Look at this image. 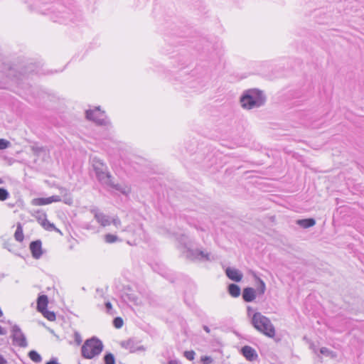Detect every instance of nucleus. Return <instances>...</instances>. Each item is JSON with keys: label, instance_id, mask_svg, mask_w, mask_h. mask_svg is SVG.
I'll return each instance as SVG.
<instances>
[{"label": "nucleus", "instance_id": "11", "mask_svg": "<svg viewBox=\"0 0 364 364\" xmlns=\"http://www.w3.org/2000/svg\"><path fill=\"white\" fill-rule=\"evenodd\" d=\"M227 277L236 282H239L242 279V274L237 269L234 268L228 267L225 270Z\"/></svg>", "mask_w": 364, "mask_h": 364}, {"label": "nucleus", "instance_id": "43", "mask_svg": "<svg viewBox=\"0 0 364 364\" xmlns=\"http://www.w3.org/2000/svg\"><path fill=\"white\" fill-rule=\"evenodd\" d=\"M203 329L207 333H210V330L209 327L207 326H203Z\"/></svg>", "mask_w": 364, "mask_h": 364}, {"label": "nucleus", "instance_id": "41", "mask_svg": "<svg viewBox=\"0 0 364 364\" xmlns=\"http://www.w3.org/2000/svg\"><path fill=\"white\" fill-rule=\"evenodd\" d=\"M6 331L5 329H4L1 326H0V335L1 336H3V335H6Z\"/></svg>", "mask_w": 364, "mask_h": 364}, {"label": "nucleus", "instance_id": "26", "mask_svg": "<svg viewBox=\"0 0 364 364\" xmlns=\"http://www.w3.org/2000/svg\"><path fill=\"white\" fill-rule=\"evenodd\" d=\"M105 240L107 243H114L119 240L118 237L112 234H107L105 235Z\"/></svg>", "mask_w": 364, "mask_h": 364}, {"label": "nucleus", "instance_id": "24", "mask_svg": "<svg viewBox=\"0 0 364 364\" xmlns=\"http://www.w3.org/2000/svg\"><path fill=\"white\" fill-rule=\"evenodd\" d=\"M105 364H115V358L112 353H107L104 356Z\"/></svg>", "mask_w": 364, "mask_h": 364}, {"label": "nucleus", "instance_id": "4", "mask_svg": "<svg viewBox=\"0 0 364 364\" xmlns=\"http://www.w3.org/2000/svg\"><path fill=\"white\" fill-rule=\"evenodd\" d=\"M103 350V344L102 341L92 337L86 340L81 348V353L82 357L86 359H92L100 355Z\"/></svg>", "mask_w": 364, "mask_h": 364}, {"label": "nucleus", "instance_id": "3", "mask_svg": "<svg viewBox=\"0 0 364 364\" xmlns=\"http://www.w3.org/2000/svg\"><path fill=\"white\" fill-rule=\"evenodd\" d=\"M252 324L258 331L269 338L275 336V328L271 321L259 312L253 314Z\"/></svg>", "mask_w": 364, "mask_h": 364}, {"label": "nucleus", "instance_id": "12", "mask_svg": "<svg viewBox=\"0 0 364 364\" xmlns=\"http://www.w3.org/2000/svg\"><path fill=\"white\" fill-rule=\"evenodd\" d=\"M256 297L255 290L252 287H246L242 291V299L246 302H252Z\"/></svg>", "mask_w": 364, "mask_h": 364}, {"label": "nucleus", "instance_id": "30", "mask_svg": "<svg viewBox=\"0 0 364 364\" xmlns=\"http://www.w3.org/2000/svg\"><path fill=\"white\" fill-rule=\"evenodd\" d=\"M195 352L193 350H186L184 352V356L188 360H193L195 358Z\"/></svg>", "mask_w": 364, "mask_h": 364}, {"label": "nucleus", "instance_id": "31", "mask_svg": "<svg viewBox=\"0 0 364 364\" xmlns=\"http://www.w3.org/2000/svg\"><path fill=\"white\" fill-rule=\"evenodd\" d=\"M105 308L107 314L110 315H114L115 314V311L112 309V304L109 301H107L105 303Z\"/></svg>", "mask_w": 364, "mask_h": 364}, {"label": "nucleus", "instance_id": "36", "mask_svg": "<svg viewBox=\"0 0 364 364\" xmlns=\"http://www.w3.org/2000/svg\"><path fill=\"white\" fill-rule=\"evenodd\" d=\"M97 111H99V112L100 111V106L95 107L94 109H86L85 114H93L95 112H97Z\"/></svg>", "mask_w": 364, "mask_h": 364}, {"label": "nucleus", "instance_id": "40", "mask_svg": "<svg viewBox=\"0 0 364 364\" xmlns=\"http://www.w3.org/2000/svg\"><path fill=\"white\" fill-rule=\"evenodd\" d=\"M7 360L0 354V364H6Z\"/></svg>", "mask_w": 364, "mask_h": 364}, {"label": "nucleus", "instance_id": "35", "mask_svg": "<svg viewBox=\"0 0 364 364\" xmlns=\"http://www.w3.org/2000/svg\"><path fill=\"white\" fill-rule=\"evenodd\" d=\"M49 198H50V203H53V202L61 201V198L59 196H52L49 197Z\"/></svg>", "mask_w": 364, "mask_h": 364}, {"label": "nucleus", "instance_id": "45", "mask_svg": "<svg viewBox=\"0 0 364 364\" xmlns=\"http://www.w3.org/2000/svg\"><path fill=\"white\" fill-rule=\"evenodd\" d=\"M3 316V312L1 311V309H0V317Z\"/></svg>", "mask_w": 364, "mask_h": 364}, {"label": "nucleus", "instance_id": "13", "mask_svg": "<svg viewBox=\"0 0 364 364\" xmlns=\"http://www.w3.org/2000/svg\"><path fill=\"white\" fill-rule=\"evenodd\" d=\"M48 303V296L45 294L38 296L37 299V310L41 312L47 309Z\"/></svg>", "mask_w": 364, "mask_h": 364}, {"label": "nucleus", "instance_id": "37", "mask_svg": "<svg viewBox=\"0 0 364 364\" xmlns=\"http://www.w3.org/2000/svg\"><path fill=\"white\" fill-rule=\"evenodd\" d=\"M201 360H202L204 363H205V364H208V363H211V362H212V358H211V357H210V356H204V357H202Z\"/></svg>", "mask_w": 364, "mask_h": 364}, {"label": "nucleus", "instance_id": "19", "mask_svg": "<svg viewBox=\"0 0 364 364\" xmlns=\"http://www.w3.org/2000/svg\"><path fill=\"white\" fill-rule=\"evenodd\" d=\"M257 291L259 294H263L266 290V285L263 280L256 277Z\"/></svg>", "mask_w": 364, "mask_h": 364}, {"label": "nucleus", "instance_id": "9", "mask_svg": "<svg viewBox=\"0 0 364 364\" xmlns=\"http://www.w3.org/2000/svg\"><path fill=\"white\" fill-rule=\"evenodd\" d=\"M30 250L33 257L35 259H39L43 255L41 241L37 240L31 242L30 243Z\"/></svg>", "mask_w": 364, "mask_h": 364}, {"label": "nucleus", "instance_id": "39", "mask_svg": "<svg viewBox=\"0 0 364 364\" xmlns=\"http://www.w3.org/2000/svg\"><path fill=\"white\" fill-rule=\"evenodd\" d=\"M46 364H60V363H58V361L55 358H52L48 362H47Z\"/></svg>", "mask_w": 364, "mask_h": 364}, {"label": "nucleus", "instance_id": "34", "mask_svg": "<svg viewBox=\"0 0 364 364\" xmlns=\"http://www.w3.org/2000/svg\"><path fill=\"white\" fill-rule=\"evenodd\" d=\"M111 223H112L116 228H119L121 225V221L117 217L112 218Z\"/></svg>", "mask_w": 364, "mask_h": 364}, {"label": "nucleus", "instance_id": "18", "mask_svg": "<svg viewBox=\"0 0 364 364\" xmlns=\"http://www.w3.org/2000/svg\"><path fill=\"white\" fill-rule=\"evenodd\" d=\"M33 205H45L50 204V198H37L32 200L31 202Z\"/></svg>", "mask_w": 364, "mask_h": 364}, {"label": "nucleus", "instance_id": "21", "mask_svg": "<svg viewBox=\"0 0 364 364\" xmlns=\"http://www.w3.org/2000/svg\"><path fill=\"white\" fill-rule=\"evenodd\" d=\"M28 357L35 363H40L42 360L41 355L34 350H32L28 353Z\"/></svg>", "mask_w": 364, "mask_h": 364}, {"label": "nucleus", "instance_id": "22", "mask_svg": "<svg viewBox=\"0 0 364 364\" xmlns=\"http://www.w3.org/2000/svg\"><path fill=\"white\" fill-rule=\"evenodd\" d=\"M124 346L130 350V352H135L136 350H144L143 346H139L137 348H135L134 347V341L132 340H129L127 341V343L124 345Z\"/></svg>", "mask_w": 364, "mask_h": 364}, {"label": "nucleus", "instance_id": "16", "mask_svg": "<svg viewBox=\"0 0 364 364\" xmlns=\"http://www.w3.org/2000/svg\"><path fill=\"white\" fill-rule=\"evenodd\" d=\"M34 216L37 219V220L41 223V225H45V223H48V220L46 218V214L41 210H37L35 213Z\"/></svg>", "mask_w": 364, "mask_h": 364}, {"label": "nucleus", "instance_id": "32", "mask_svg": "<svg viewBox=\"0 0 364 364\" xmlns=\"http://www.w3.org/2000/svg\"><path fill=\"white\" fill-rule=\"evenodd\" d=\"M42 226L46 230H50H50H55L57 232H60V230L55 227L54 224L50 223L49 221H48V223H46V224L45 223V225H42Z\"/></svg>", "mask_w": 364, "mask_h": 364}, {"label": "nucleus", "instance_id": "14", "mask_svg": "<svg viewBox=\"0 0 364 364\" xmlns=\"http://www.w3.org/2000/svg\"><path fill=\"white\" fill-rule=\"evenodd\" d=\"M103 115H85V117L89 121H93L98 125H105L107 122V118H100V117H102Z\"/></svg>", "mask_w": 364, "mask_h": 364}, {"label": "nucleus", "instance_id": "44", "mask_svg": "<svg viewBox=\"0 0 364 364\" xmlns=\"http://www.w3.org/2000/svg\"><path fill=\"white\" fill-rule=\"evenodd\" d=\"M65 203L66 204H70V203H72V200H71V199L66 200L65 201Z\"/></svg>", "mask_w": 364, "mask_h": 364}, {"label": "nucleus", "instance_id": "27", "mask_svg": "<svg viewBox=\"0 0 364 364\" xmlns=\"http://www.w3.org/2000/svg\"><path fill=\"white\" fill-rule=\"evenodd\" d=\"M9 197V193L4 188H0V200L4 201L8 199Z\"/></svg>", "mask_w": 364, "mask_h": 364}, {"label": "nucleus", "instance_id": "10", "mask_svg": "<svg viewBox=\"0 0 364 364\" xmlns=\"http://www.w3.org/2000/svg\"><path fill=\"white\" fill-rule=\"evenodd\" d=\"M241 353L242 355L249 361H254L257 360L258 355L256 350L249 346H245L242 348Z\"/></svg>", "mask_w": 364, "mask_h": 364}, {"label": "nucleus", "instance_id": "28", "mask_svg": "<svg viewBox=\"0 0 364 364\" xmlns=\"http://www.w3.org/2000/svg\"><path fill=\"white\" fill-rule=\"evenodd\" d=\"M113 325L116 328H120L123 326V320L121 317H115L113 320Z\"/></svg>", "mask_w": 364, "mask_h": 364}, {"label": "nucleus", "instance_id": "7", "mask_svg": "<svg viewBox=\"0 0 364 364\" xmlns=\"http://www.w3.org/2000/svg\"><path fill=\"white\" fill-rule=\"evenodd\" d=\"M122 299L126 303H132L135 305L140 304V300L138 294L130 287H124L122 294Z\"/></svg>", "mask_w": 364, "mask_h": 364}, {"label": "nucleus", "instance_id": "5", "mask_svg": "<svg viewBox=\"0 0 364 364\" xmlns=\"http://www.w3.org/2000/svg\"><path fill=\"white\" fill-rule=\"evenodd\" d=\"M11 331L13 345L20 348H26L28 346L26 337L18 325H14L11 327Z\"/></svg>", "mask_w": 364, "mask_h": 364}, {"label": "nucleus", "instance_id": "46", "mask_svg": "<svg viewBox=\"0 0 364 364\" xmlns=\"http://www.w3.org/2000/svg\"><path fill=\"white\" fill-rule=\"evenodd\" d=\"M3 183V180L0 178V184Z\"/></svg>", "mask_w": 364, "mask_h": 364}, {"label": "nucleus", "instance_id": "33", "mask_svg": "<svg viewBox=\"0 0 364 364\" xmlns=\"http://www.w3.org/2000/svg\"><path fill=\"white\" fill-rule=\"evenodd\" d=\"M74 339L77 345H80L82 341V337L78 332L74 333Z\"/></svg>", "mask_w": 364, "mask_h": 364}, {"label": "nucleus", "instance_id": "1", "mask_svg": "<svg viewBox=\"0 0 364 364\" xmlns=\"http://www.w3.org/2000/svg\"><path fill=\"white\" fill-rule=\"evenodd\" d=\"M93 168L98 181L102 185L114 188L125 195L129 193V188L128 187L114 182L113 177L107 171V167L105 164L100 161H97L96 164L93 165Z\"/></svg>", "mask_w": 364, "mask_h": 364}, {"label": "nucleus", "instance_id": "25", "mask_svg": "<svg viewBox=\"0 0 364 364\" xmlns=\"http://www.w3.org/2000/svg\"><path fill=\"white\" fill-rule=\"evenodd\" d=\"M320 353L322 355H324L328 356V357H331V358H333L336 356V353L333 351L331 350L330 349H328L326 347H322L320 349Z\"/></svg>", "mask_w": 364, "mask_h": 364}, {"label": "nucleus", "instance_id": "2", "mask_svg": "<svg viewBox=\"0 0 364 364\" xmlns=\"http://www.w3.org/2000/svg\"><path fill=\"white\" fill-rule=\"evenodd\" d=\"M266 100L264 92L257 88L245 90L240 99L242 107L247 110L264 106Z\"/></svg>", "mask_w": 364, "mask_h": 364}, {"label": "nucleus", "instance_id": "23", "mask_svg": "<svg viewBox=\"0 0 364 364\" xmlns=\"http://www.w3.org/2000/svg\"><path fill=\"white\" fill-rule=\"evenodd\" d=\"M41 313L43 315L44 317H46L48 321H53L55 320V314L53 311H50L47 310H43V311H41Z\"/></svg>", "mask_w": 364, "mask_h": 364}, {"label": "nucleus", "instance_id": "8", "mask_svg": "<svg viewBox=\"0 0 364 364\" xmlns=\"http://www.w3.org/2000/svg\"><path fill=\"white\" fill-rule=\"evenodd\" d=\"M91 213L94 214L95 220L102 226L105 227L111 224L110 218L108 215L104 214L103 213L99 212L97 209H92Z\"/></svg>", "mask_w": 364, "mask_h": 364}, {"label": "nucleus", "instance_id": "29", "mask_svg": "<svg viewBox=\"0 0 364 364\" xmlns=\"http://www.w3.org/2000/svg\"><path fill=\"white\" fill-rule=\"evenodd\" d=\"M11 146V142L4 139H0V150L9 148Z\"/></svg>", "mask_w": 364, "mask_h": 364}, {"label": "nucleus", "instance_id": "20", "mask_svg": "<svg viewBox=\"0 0 364 364\" xmlns=\"http://www.w3.org/2000/svg\"><path fill=\"white\" fill-rule=\"evenodd\" d=\"M14 237L15 240L18 242H22L24 238L23 232V228L21 225V224H18L17 225L16 232L14 233Z\"/></svg>", "mask_w": 364, "mask_h": 364}, {"label": "nucleus", "instance_id": "38", "mask_svg": "<svg viewBox=\"0 0 364 364\" xmlns=\"http://www.w3.org/2000/svg\"><path fill=\"white\" fill-rule=\"evenodd\" d=\"M35 6H36L38 8L39 11H41L43 14H46L47 9H41V8L40 7V1H36Z\"/></svg>", "mask_w": 364, "mask_h": 364}, {"label": "nucleus", "instance_id": "17", "mask_svg": "<svg viewBox=\"0 0 364 364\" xmlns=\"http://www.w3.org/2000/svg\"><path fill=\"white\" fill-rule=\"evenodd\" d=\"M228 292L233 297H237L240 294V288L235 284H230L228 286Z\"/></svg>", "mask_w": 364, "mask_h": 364}, {"label": "nucleus", "instance_id": "6", "mask_svg": "<svg viewBox=\"0 0 364 364\" xmlns=\"http://www.w3.org/2000/svg\"><path fill=\"white\" fill-rule=\"evenodd\" d=\"M186 257L193 260L198 259L201 261H209L211 259L210 253L199 249H188L186 251Z\"/></svg>", "mask_w": 364, "mask_h": 364}, {"label": "nucleus", "instance_id": "42", "mask_svg": "<svg viewBox=\"0 0 364 364\" xmlns=\"http://www.w3.org/2000/svg\"><path fill=\"white\" fill-rule=\"evenodd\" d=\"M178 360H171L168 361V364H178Z\"/></svg>", "mask_w": 364, "mask_h": 364}, {"label": "nucleus", "instance_id": "15", "mask_svg": "<svg viewBox=\"0 0 364 364\" xmlns=\"http://www.w3.org/2000/svg\"><path fill=\"white\" fill-rule=\"evenodd\" d=\"M296 224L304 228H308L314 226L316 224V221L314 218L301 219L296 221Z\"/></svg>", "mask_w": 364, "mask_h": 364}, {"label": "nucleus", "instance_id": "47", "mask_svg": "<svg viewBox=\"0 0 364 364\" xmlns=\"http://www.w3.org/2000/svg\"><path fill=\"white\" fill-rule=\"evenodd\" d=\"M248 311H251L250 307H248Z\"/></svg>", "mask_w": 364, "mask_h": 364}]
</instances>
